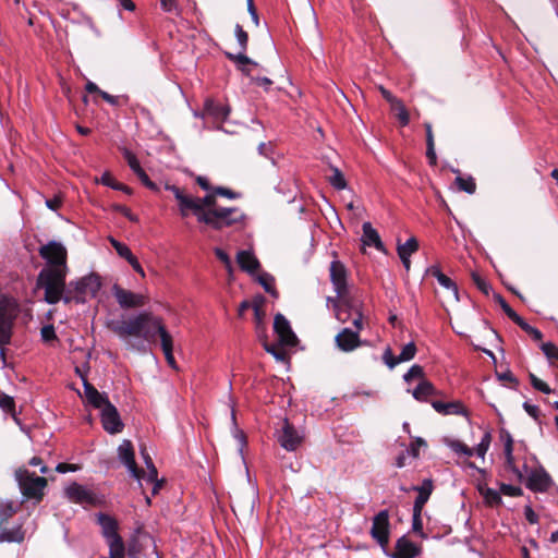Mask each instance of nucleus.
Returning <instances> with one entry per match:
<instances>
[{"label":"nucleus","instance_id":"nucleus-1","mask_svg":"<svg viewBox=\"0 0 558 558\" xmlns=\"http://www.w3.org/2000/svg\"><path fill=\"white\" fill-rule=\"evenodd\" d=\"M109 327L120 339L140 351L145 350V342L155 343L159 336L168 365L178 369L173 356V340L160 317L154 316L150 312H141L128 319L113 320Z\"/></svg>","mask_w":558,"mask_h":558},{"label":"nucleus","instance_id":"nucleus-2","mask_svg":"<svg viewBox=\"0 0 558 558\" xmlns=\"http://www.w3.org/2000/svg\"><path fill=\"white\" fill-rule=\"evenodd\" d=\"M166 190L172 192L178 201L181 217L186 218L192 213L198 222L214 230L233 227L245 218L244 213L238 207L215 206L211 195L192 197L185 195L180 187L169 184L166 185Z\"/></svg>","mask_w":558,"mask_h":558},{"label":"nucleus","instance_id":"nucleus-3","mask_svg":"<svg viewBox=\"0 0 558 558\" xmlns=\"http://www.w3.org/2000/svg\"><path fill=\"white\" fill-rule=\"evenodd\" d=\"M68 270L41 269L37 277V287L44 289V300L48 304H57L63 301L68 286L65 277Z\"/></svg>","mask_w":558,"mask_h":558},{"label":"nucleus","instance_id":"nucleus-4","mask_svg":"<svg viewBox=\"0 0 558 558\" xmlns=\"http://www.w3.org/2000/svg\"><path fill=\"white\" fill-rule=\"evenodd\" d=\"M101 282L99 276L90 274L77 281H71L68 284L63 296V302L85 303L87 299L95 298L100 290Z\"/></svg>","mask_w":558,"mask_h":558},{"label":"nucleus","instance_id":"nucleus-5","mask_svg":"<svg viewBox=\"0 0 558 558\" xmlns=\"http://www.w3.org/2000/svg\"><path fill=\"white\" fill-rule=\"evenodd\" d=\"M20 313L19 303L7 296L0 298V354L4 356V347L10 344L14 322Z\"/></svg>","mask_w":558,"mask_h":558},{"label":"nucleus","instance_id":"nucleus-6","mask_svg":"<svg viewBox=\"0 0 558 558\" xmlns=\"http://www.w3.org/2000/svg\"><path fill=\"white\" fill-rule=\"evenodd\" d=\"M15 478L19 483L22 495L26 499L40 501L44 497V490L47 486V480L37 476L26 469H20L15 472Z\"/></svg>","mask_w":558,"mask_h":558},{"label":"nucleus","instance_id":"nucleus-7","mask_svg":"<svg viewBox=\"0 0 558 558\" xmlns=\"http://www.w3.org/2000/svg\"><path fill=\"white\" fill-rule=\"evenodd\" d=\"M39 255L47 262L45 269L68 270V251L65 246L57 241H49L39 247Z\"/></svg>","mask_w":558,"mask_h":558},{"label":"nucleus","instance_id":"nucleus-8","mask_svg":"<svg viewBox=\"0 0 558 558\" xmlns=\"http://www.w3.org/2000/svg\"><path fill=\"white\" fill-rule=\"evenodd\" d=\"M64 497L73 504L86 506H98L101 504V498L92 489L77 483L71 482L63 489Z\"/></svg>","mask_w":558,"mask_h":558},{"label":"nucleus","instance_id":"nucleus-9","mask_svg":"<svg viewBox=\"0 0 558 558\" xmlns=\"http://www.w3.org/2000/svg\"><path fill=\"white\" fill-rule=\"evenodd\" d=\"M371 536L381 548H386L389 543L390 523L388 510H380L374 518L371 527Z\"/></svg>","mask_w":558,"mask_h":558},{"label":"nucleus","instance_id":"nucleus-10","mask_svg":"<svg viewBox=\"0 0 558 558\" xmlns=\"http://www.w3.org/2000/svg\"><path fill=\"white\" fill-rule=\"evenodd\" d=\"M521 472L523 473V478L525 477V474L527 475L525 485L533 492H547L553 484L551 477L543 466H538L537 469L527 472V468L524 464V472Z\"/></svg>","mask_w":558,"mask_h":558},{"label":"nucleus","instance_id":"nucleus-11","mask_svg":"<svg viewBox=\"0 0 558 558\" xmlns=\"http://www.w3.org/2000/svg\"><path fill=\"white\" fill-rule=\"evenodd\" d=\"M111 291L121 308H137L146 304V298L143 294L126 290L117 283L112 286Z\"/></svg>","mask_w":558,"mask_h":558},{"label":"nucleus","instance_id":"nucleus-12","mask_svg":"<svg viewBox=\"0 0 558 558\" xmlns=\"http://www.w3.org/2000/svg\"><path fill=\"white\" fill-rule=\"evenodd\" d=\"M277 439L282 448L288 451H294L301 445L303 436L288 421V418H284L282 421L281 429L278 430Z\"/></svg>","mask_w":558,"mask_h":558},{"label":"nucleus","instance_id":"nucleus-13","mask_svg":"<svg viewBox=\"0 0 558 558\" xmlns=\"http://www.w3.org/2000/svg\"><path fill=\"white\" fill-rule=\"evenodd\" d=\"M118 458L126 466L131 476L141 481L144 471L135 462L134 448L131 440H122L118 447Z\"/></svg>","mask_w":558,"mask_h":558},{"label":"nucleus","instance_id":"nucleus-14","mask_svg":"<svg viewBox=\"0 0 558 558\" xmlns=\"http://www.w3.org/2000/svg\"><path fill=\"white\" fill-rule=\"evenodd\" d=\"M100 418L104 429L109 434L114 435L121 433L124 427L120 414L112 403H108L107 407L100 411Z\"/></svg>","mask_w":558,"mask_h":558},{"label":"nucleus","instance_id":"nucleus-15","mask_svg":"<svg viewBox=\"0 0 558 558\" xmlns=\"http://www.w3.org/2000/svg\"><path fill=\"white\" fill-rule=\"evenodd\" d=\"M274 330L278 335L279 341L282 345H294L296 336L293 332L289 320L280 313L276 314L274 318Z\"/></svg>","mask_w":558,"mask_h":558},{"label":"nucleus","instance_id":"nucleus-16","mask_svg":"<svg viewBox=\"0 0 558 558\" xmlns=\"http://www.w3.org/2000/svg\"><path fill=\"white\" fill-rule=\"evenodd\" d=\"M500 439L504 441V452H505V465L506 469L511 471L519 482L523 481V473L515 465L514 457H513V439L509 432L502 429L500 432Z\"/></svg>","mask_w":558,"mask_h":558},{"label":"nucleus","instance_id":"nucleus-17","mask_svg":"<svg viewBox=\"0 0 558 558\" xmlns=\"http://www.w3.org/2000/svg\"><path fill=\"white\" fill-rule=\"evenodd\" d=\"M338 298L340 299V301H338L340 303V306L354 314L352 324L355 327V329L362 330L363 314L361 310V302L357 299L350 295L348 290H345V292H343L342 295H338Z\"/></svg>","mask_w":558,"mask_h":558},{"label":"nucleus","instance_id":"nucleus-18","mask_svg":"<svg viewBox=\"0 0 558 558\" xmlns=\"http://www.w3.org/2000/svg\"><path fill=\"white\" fill-rule=\"evenodd\" d=\"M330 280L333 284L335 291L338 295H342L348 290V271L345 266L340 260H332L330 264Z\"/></svg>","mask_w":558,"mask_h":558},{"label":"nucleus","instance_id":"nucleus-19","mask_svg":"<svg viewBox=\"0 0 558 558\" xmlns=\"http://www.w3.org/2000/svg\"><path fill=\"white\" fill-rule=\"evenodd\" d=\"M361 330H351L350 328H343L335 338L336 345L343 352H351L361 345L360 340Z\"/></svg>","mask_w":558,"mask_h":558},{"label":"nucleus","instance_id":"nucleus-20","mask_svg":"<svg viewBox=\"0 0 558 558\" xmlns=\"http://www.w3.org/2000/svg\"><path fill=\"white\" fill-rule=\"evenodd\" d=\"M85 401L100 411L111 403L107 393L99 392L86 378L83 377Z\"/></svg>","mask_w":558,"mask_h":558},{"label":"nucleus","instance_id":"nucleus-21","mask_svg":"<svg viewBox=\"0 0 558 558\" xmlns=\"http://www.w3.org/2000/svg\"><path fill=\"white\" fill-rule=\"evenodd\" d=\"M420 554V548L405 536H401L396 542L392 558H415Z\"/></svg>","mask_w":558,"mask_h":558},{"label":"nucleus","instance_id":"nucleus-22","mask_svg":"<svg viewBox=\"0 0 558 558\" xmlns=\"http://www.w3.org/2000/svg\"><path fill=\"white\" fill-rule=\"evenodd\" d=\"M433 481L426 478L423 481L421 486H414L413 490L417 492V496L414 500L413 510L422 511L425 504L428 501L432 493H433Z\"/></svg>","mask_w":558,"mask_h":558},{"label":"nucleus","instance_id":"nucleus-23","mask_svg":"<svg viewBox=\"0 0 558 558\" xmlns=\"http://www.w3.org/2000/svg\"><path fill=\"white\" fill-rule=\"evenodd\" d=\"M362 230V242L364 245L374 246L376 250L385 252L384 243L381 242L378 232L373 228L371 222H364Z\"/></svg>","mask_w":558,"mask_h":558},{"label":"nucleus","instance_id":"nucleus-24","mask_svg":"<svg viewBox=\"0 0 558 558\" xmlns=\"http://www.w3.org/2000/svg\"><path fill=\"white\" fill-rule=\"evenodd\" d=\"M433 409L441 415H463L466 413L464 405L460 401H451V402H442V401H432Z\"/></svg>","mask_w":558,"mask_h":558},{"label":"nucleus","instance_id":"nucleus-25","mask_svg":"<svg viewBox=\"0 0 558 558\" xmlns=\"http://www.w3.org/2000/svg\"><path fill=\"white\" fill-rule=\"evenodd\" d=\"M236 262L243 271H246L251 275L255 274L260 267L258 259L250 251H240L236 254Z\"/></svg>","mask_w":558,"mask_h":558},{"label":"nucleus","instance_id":"nucleus-26","mask_svg":"<svg viewBox=\"0 0 558 558\" xmlns=\"http://www.w3.org/2000/svg\"><path fill=\"white\" fill-rule=\"evenodd\" d=\"M97 521L101 527V533L106 541L120 536L118 533V522L114 518L106 513H99L97 515Z\"/></svg>","mask_w":558,"mask_h":558},{"label":"nucleus","instance_id":"nucleus-27","mask_svg":"<svg viewBox=\"0 0 558 558\" xmlns=\"http://www.w3.org/2000/svg\"><path fill=\"white\" fill-rule=\"evenodd\" d=\"M246 51H242L240 49V52L234 54V53H231V52H226V57L234 62L236 64V68L238 70H240L244 75L246 76H251V70L246 68V65L251 64V65H257V62L253 61L252 59H250L246 54H245Z\"/></svg>","mask_w":558,"mask_h":558},{"label":"nucleus","instance_id":"nucleus-28","mask_svg":"<svg viewBox=\"0 0 558 558\" xmlns=\"http://www.w3.org/2000/svg\"><path fill=\"white\" fill-rule=\"evenodd\" d=\"M438 390L436 387L428 380L423 379L412 391V396L415 400L424 402L427 401L428 397L437 396Z\"/></svg>","mask_w":558,"mask_h":558},{"label":"nucleus","instance_id":"nucleus-29","mask_svg":"<svg viewBox=\"0 0 558 558\" xmlns=\"http://www.w3.org/2000/svg\"><path fill=\"white\" fill-rule=\"evenodd\" d=\"M205 113L217 121H225L229 116V108L214 100L205 102Z\"/></svg>","mask_w":558,"mask_h":558},{"label":"nucleus","instance_id":"nucleus-30","mask_svg":"<svg viewBox=\"0 0 558 558\" xmlns=\"http://www.w3.org/2000/svg\"><path fill=\"white\" fill-rule=\"evenodd\" d=\"M107 544L109 546V556L112 558H124L125 545L121 536L107 539Z\"/></svg>","mask_w":558,"mask_h":558},{"label":"nucleus","instance_id":"nucleus-31","mask_svg":"<svg viewBox=\"0 0 558 558\" xmlns=\"http://www.w3.org/2000/svg\"><path fill=\"white\" fill-rule=\"evenodd\" d=\"M478 492L488 506L493 507L501 505L502 499L499 492L482 485L478 486Z\"/></svg>","mask_w":558,"mask_h":558},{"label":"nucleus","instance_id":"nucleus-32","mask_svg":"<svg viewBox=\"0 0 558 558\" xmlns=\"http://www.w3.org/2000/svg\"><path fill=\"white\" fill-rule=\"evenodd\" d=\"M433 276L437 279L438 283L447 290L452 291L456 300H458V287L448 276L442 274L439 269H433Z\"/></svg>","mask_w":558,"mask_h":558},{"label":"nucleus","instance_id":"nucleus-33","mask_svg":"<svg viewBox=\"0 0 558 558\" xmlns=\"http://www.w3.org/2000/svg\"><path fill=\"white\" fill-rule=\"evenodd\" d=\"M100 183L106 185V186H109V187H111L113 190L122 191L125 194H129V195L132 194V189L131 187H129L128 185H125L123 183L118 182L109 172H105L101 175Z\"/></svg>","mask_w":558,"mask_h":558},{"label":"nucleus","instance_id":"nucleus-34","mask_svg":"<svg viewBox=\"0 0 558 558\" xmlns=\"http://www.w3.org/2000/svg\"><path fill=\"white\" fill-rule=\"evenodd\" d=\"M418 250V241L415 236H411L405 243H399L397 246L398 255L411 256Z\"/></svg>","mask_w":558,"mask_h":558},{"label":"nucleus","instance_id":"nucleus-35","mask_svg":"<svg viewBox=\"0 0 558 558\" xmlns=\"http://www.w3.org/2000/svg\"><path fill=\"white\" fill-rule=\"evenodd\" d=\"M541 349L553 366H558V347L554 342H544Z\"/></svg>","mask_w":558,"mask_h":558},{"label":"nucleus","instance_id":"nucleus-36","mask_svg":"<svg viewBox=\"0 0 558 558\" xmlns=\"http://www.w3.org/2000/svg\"><path fill=\"white\" fill-rule=\"evenodd\" d=\"M513 323H515L521 329L530 335L533 340L541 341L543 339L542 331L527 324L521 316H519L518 319H515Z\"/></svg>","mask_w":558,"mask_h":558},{"label":"nucleus","instance_id":"nucleus-37","mask_svg":"<svg viewBox=\"0 0 558 558\" xmlns=\"http://www.w3.org/2000/svg\"><path fill=\"white\" fill-rule=\"evenodd\" d=\"M456 184L459 190H461L468 194H473L476 190V184L472 177L464 178V177L458 175L456 178Z\"/></svg>","mask_w":558,"mask_h":558},{"label":"nucleus","instance_id":"nucleus-38","mask_svg":"<svg viewBox=\"0 0 558 558\" xmlns=\"http://www.w3.org/2000/svg\"><path fill=\"white\" fill-rule=\"evenodd\" d=\"M206 195H211L214 197L215 206H219L217 204V196H223V197H227L230 199H234L240 196L239 193H236L228 187H225V186H217L213 190L211 193H207Z\"/></svg>","mask_w":558,"mask_h":558},{"label":"nucleus","instance_id":"nucleus-39","mask_svg":"<svg viewBox=\"0 0 558 558\" xmlns=\"http://www.w3.org/2000/svg\"><path fill=\"white\" fill-rule=\"evenodd\" d=\"M109 241H110L111 245L114 247V250L117 251V253H118V255L120 257L126 259L128 262L130 259H133L134 255L131 252V250L129 248V246H126L125 244L119 242L114 238H110Z\"/></svg>","mask_w":558,"mask_h":558},{"label":"nucleus","instance_id":"nucleus-40","mask_svg":"<svg viewBox=\"0 0 558 558\" xmlns=\"http://www.w3.org/2000/svg\"><path fill=\"white\" fill-rule=\"evenodd\" d=\"M24 539V532L21 530V527H17L16 530H5L0 535V541L4 542H16L21 543Z\"/></svg>","mask_w":558,"mask_h":558},{"label":"nucleus","instance_id":"nucleus-41","mask_svg":"<svg viewBox=\"0 0 558 558\" xmlns=\"http://www.w3.org/2000/svg\"><path fill=\"white\" fill-rule=\"evenodd\" d=\"M416 354V345L414 342H409L403 345L400 354L397 356L396 362H408L414 359Z\"/></svg>","mask_w":558,"mask_h":558},{"label":"nucleus","instance_id":"nucleus-42","mask_svg":"<svg viewBox=\"0 0 558 558\" xmlns=\"http://www.w3.org/2000/svg\"><path fill=\"white\" fill-rule=\"evenodd\" d=\"M122 155L125 161L128 162L129 167L135 174L143 170L137 157L130 149L122 148Z\"/></svg>","mask_w":558,"mask_h":558},{"label":"nucleus","instance_id":"nucleus-43","mask_svg":"<svg viewBox=\"0 0 558 558\" xmlns=\"http://www.w3.org/2000/svg\"><path fill=\"white\" fill-rule=\"evenodd\" d=\"M265 299L259 296L252 302V308L254 311L255 324L264 323L265 311L263 310Z\"/></svg>","mask_w":558,"mask_h":558},{"label":"nucleus","instance_id":"nucleus-44","mask_svg":"<svg viewBox=\"0 0 558 558\" xmlns=\"http://www.w3.org/2000/svg\"><path fill=\"white\" fill-rule=\"evenodd\" d=\"M333 173L329 178V183L336 189V190H343L347 187V181L342 174V172L338 168H333Z\"/></svg>","mask_w":558,"mask_h":558},{"label":"nucleus","instance_id":"nucleus-45","mask_svg":"<svg viewBox=\"0 0 558 558\" xmlns=\"http://www.w3.org/2000/svg\"><path fill=\"white\" fill-rule=\"evenodd\" d=\"M495 301L500 305L505 314L514 322L518 319L519 315L510 307V305L507 303V301L498 293L494 294Z\"/></svg>","mask_w":558,"mask_h":558},{"label":"nucleus","instance_id":"nucleus-46","mask_svg":"<svg viewBox=\"0 0 558 558\" xmlns=\"http://www.w3.org/2000/svg\"><path fill=\"white\" fill-rule=\"evenodd\" d=\"M472 280L482 293L485 295L489 294L492 291V286L480 274L472 272Z\"/></svg>","mask_w":558,"mask_h":558},{"label":"nucleus","instance_id":"nucleus-47","mask_svg":"<svg viewBox=\"0 0 558 558\" xmlns=\"http://www.w3.org/2000/svg\"><path fill=\"white\" fill-rule=\"evenodd\" d=\"M263 347L264 349L270 353L276 360L278 361H283L286 360V352L279 348L277 344L275 343H268L267 341H264L263 342Z\"/></svg>","mask_w":558,"mask_h":558},{"label":"nucleus","instance_id":"nucleus-48","mask_svg":"<svg viewBox=\"0 0 558 558\" xmlns=\"http://www.w3.org/2000/svg\"><path fill=\"white\" fill-rule=\"evenodd\" d=\"M0 408L7 413H14V411H15L14 399L11 396L0 391Z\"/></svg>","mask_w":558,"mask_h":558},{"label":"nucleus","instance_id":"nucleus-49","mask_svg":"<svg viewBox=\"0 0 558 558\" xmlns=\"http://www.w3.org/2000/svg\"><path fill=\"white\" fill-rule=\"evenodd\" d=\"M414 378L424 379V369L421 365L414 364L412 365L409 371L403 375V379L407 383H410Z\"/></svg>","mask_w":558,"mask_h":558},{"label":"nucleus","instance_id":"nucleus-50","mask_svg":"<svg viewBox=\"0 0 558 558\" xmlns=\"http://www.w3.org/2000/svg\"><path fill=\"white\" fill-rule=\"evenodd\" d=\"M234 32L240 49L242 51H246L248 45V34L243 29V27L240 24L235 25Z\"/></svg>","mask_w":558,"mask_h":558},{"label":"nucleus","instance_id":"nucleus-51","mask_svg":"<svg viewBox=\"0 0 558 558\" xmlns=\"http://www.w3.org/2000/svg\"><path fill=\"white\" fill-rule=\"evenodd\" d=\"M258 282L263 286L267 293L275 295L277 292L274 288V278L269 274H262L257 278Z\"/></svg>","mask_w":558,"mask_h":558},{"label":"nucleus","instance_id":"nucleus-52","mask_svg":"<svg viewBox=\"0 0 558 558\" xmlns=\"http://www.w3.org/2000/svg\"><path fill=\"white\" fill-rule=\"evenodd\" d=\"M529 378H530L531 385L534 389H536L543 393H546V395L551 392L550 387L545 381H543L542 379L536 377L533 373H530Z\"/></svg>","mask_w":558,"mask_h":558},{"label":"nucleus","instance_id":"nucleus-53","mask_svg":"<svg viewBox=\"0 0 558 558\" xmlns=\"http://www.w3.org/2000/svg\"><path fill=\"white\" fill-rule=\"evenodd\" d=\"M426 446H427V442L423 438L415 437L413 439V441L410 444L409 449L407 450V453L411 454L414 459H416L420 456V448L426 447Z\"/></svg>","mask_w":558,"mask_h":558},{"label":"nucleus","instance_id":"nucleus-54","mask_svg":"<svg viewBox=\"0 0 558 558\" xmlns=\"http://www.w3.org/2000/svg\"><path fill=\"white\" fill-rule=\"evenodd\" d=\"M393 108L397 111V118L399 119L400 124L402 126L408 125L409 121H410V117H409V113H408V110L405 109V107L400 101H396V104L393 105Z\"/></svg>","mask_w":558,"mask_h":558},{"label":"nucleus","instance_id":"nucleus-55","mask_svg":"<svg viewBox=\"0 0 558 558\" xmlns=\"http://www.w3.org/2000/svg\"><path fill=\"white\" fill-rule=\"evenodd\" d=\"M100 97L111 106H121L129 99L126 96H112L105 90L100 92Z\"/></svg>","mask_w":558,"mask_h":558},{"label":"nucleus","instance_id":"nucleus-56","mask_svg":"<svg viewBox=\"0 0 558 558\" xmlns=\"http://www.w3.org/2000/svg\"><path fill=\"white\" fill-rule=\"evenodd\" d=\"M500 493L510 497H519L523 494V490L519 486L502 483L500 484Z\"/></svg>","mask_w":558,"mask_h":558},{"label":"nucleus","instance_id":"nucleus-57","mask_svg":"<svg viewBox=\"0 0 558 558\" xmlns=\"http://www.w3.org/2000/svg\"><path fill=\"white\" fill-rule=\"evenodd\" d=\"M335 316L340 323H347L351 316L354 317V314L344 310L338 301H335Z\"/></svg>","mask_w":558,"mask_h":558},{"label":"nucleus","instance_id":"nucleus-58","mask_svg":"<svg viewBox=\"0 0 558 558\" xmlns=\"http://www.w3.org/2000/svg\"><path fill=\"white\" fill-rule=\"evenodd\" d=\"M412 531L414 533L420 534L421 536H424V533H423V521H422V511L413 510Z\"/></svg>","mask_w":558,"mask_h":558},{"label":"nucleus","instance_id":"nucleus-59","mask_svg":"<svg viewBox=\"0 0 558 558\" xmlns=\"http://www.w3.org/2000/svg\"><path fill=\"white\" fill-rule=\"evenodd\" d=\"M40 336L44 342H51L57 340L54 327L52 325H46L40 330Z\"/></svg>","mask_w":558,"mask_h":558},{"label":"nucleus","instance_id":"nucleus-60","mask_svg":"<svg viewBox=\"0 0 558 558\" xmlns=\"http://www.w3.org/2000/svg\"><path fill=\"white\" fill-rule=\"evenodd\" d=\"M135 113H138L145 121L155 125V119L150 110L144 106L137 105L134 109Z\"/></svg>","mask_w":558,"mask_h":558},{"label":"nucleus","instance_id":"nucleus-61","mask_svg":"<svg viewBox=\"0 0 558 558\" xmlns=\"http://www.w3.org/2000/svg\"><path fill=\"white\" fill-rule=\"evenodd\" d=\"M138 180L142 182L143 185H145L147 189L151 191H158V186L156 183H154L147 173L143 170H141L138 173H136Z\"/></svg>","mask_w":558,"mask_h":558},{"label":"nucleus","instance_id":"nucleus-62","mask_svg":"<svg viewBox=\"0 0 558 558\" xmlns=\"http://www.w3.org/2000/svg\"><path fill=\"white\" fill-rule=\"evenodd\" d=\"M112 208H113V210H116L118 213H121L130 221H133V222L137 221V217L134 214H132L130 208H128L126 206L116 204V205L112 206Z\"/></svg>","mask_w":558,"mask_h":558},{"label":"nucleus","instance_id":"nucleus-63","mask_svg":"<svg viewBox=\"0 0 558 558\" xmlns=\"http://www.w3.org/2000/svg\"><path fill=\"white\" fill-rule=\"evenodd\" d=\"M157 475H158V472H157V469L155 465H151L150 468H147V473H143L142 474V477L141 480H145L147 481L148 483H155V482H158L157 480Z\"/></svg>","mask_w":558,"mask_h":558},{"label":"nucleus","instance_id":"nucleus-64","mask_svg":"<svg viewBox=\"0 0 558 558\" xmlns=\"http://www.w3.org/2000/svg\"><path fill=\"white\" fill-rule=\"evenodd\" d=\"M524 517L530 524L538 523V515L535 513V511L532 509L530 505H526L524 507Z\"/></svg>","mask_w":558,"mask_h":558}]
</instances>
